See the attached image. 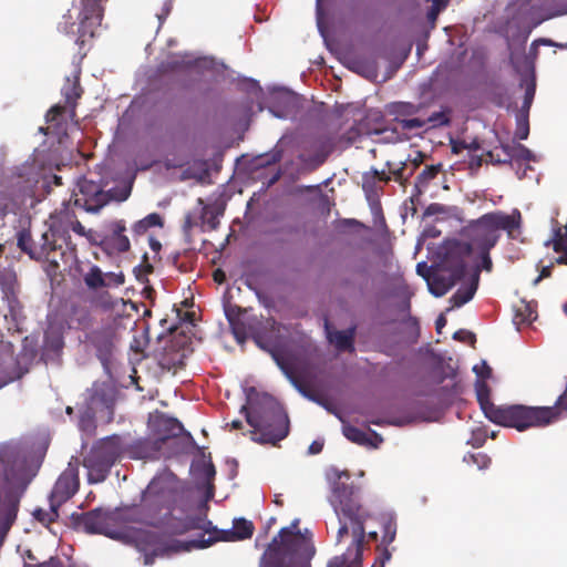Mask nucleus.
Wrapping results in <instances>:
<instances>
[{
	"instance_id": "f257e3e1",
	"label": "nucleus",
	"mask_w": 567,
	"mask_h": 567,
	"mask_svg": "<svg viewBox=\"0 0 567 567\" xmlns=\"http://www.w3.org/2000/svg\"><path fill=\"white\" fill-rule=\"evenodd\" d=\"M78 519L79 525L89 534L133 544L143 554L145 566L153 565L156 557H163V538L157 532L144 528L154 526L158 518L144 515L137 505L114 509L95 508L79 515Z\"/></svg>"
},
{
	"instance_id": "f03ea898",
	"label": "nucleus",
	"mask_w": 567,
	"mask_h": 567,
	"mask_svg": "<svg viewBox=\"0 0 567 567\" xmlns=\"http://www.w3.org/2000/svg\"><path fill=\"white\" fill-rule=\"evenodd\" d=\"M520 226L522 214L518 209H514L511 214L501 210L484 214L470 221L463 229L467 241H456L449 247L447 251L465 264L471 255H475L474 267L489 272L493 269L489 252L497 245L501 231H506L508 237L514 239L516 238L515 233H519Z\"/></svg>"
},
{
	"instance_id": "7ed1b4c3",
	"label": "nucleus",
	"mask_w": 567,
	"mask_h": 567,
	"mask_svg": "<svg viewBox=\"0 0 567 567\" xmlns=\"http://www.w3.org/2000/svg\"><path fill=\"white\" fill-rule=\"evenodd\" d=\"M34 472L28 466L20 445L6 443L0 446V536L4 537L17 518L22 494Z\"/></svg>"
},
{
	"instance_id": "20e7f679",
	"label": "nucleus",
	"mask_w": 567,
	"mask_h": 567,
	"mask_svg": "<svg viewBox=\"0 0 567 567\" xmlns=\"http://www.w3.org/2000/svg\"><path fill=\"white\" fill-rule=\"evenodd\" d=\"M337 480L332 484V492L329 498L337 515L339 528L337 543L340 544L351 534L353 544H364L365 522L371 517L370 512L363 506L360 497V488L353 483H346L344 477L350 480V474L336 472Z\"/></svg>"
},
{
	"instance_id": "39448f33",
	"label": "nucleus",
	"mask_w": 567,
	"mask_h": 567,
	"mask_svg": "<svg viewBox=\"0 0 567 567\" xmlns=\"http://www.w3.org/2000/svg\"><path fill=\"white\" fill-rule=\"evenodd\" d=\"M316 554L312 534L299 529L296 518L287 527L279 530L262 554L259 567H311Z\"/></svg>"
},
{
	"instance_id": "423d86ee",
	"label": "nucleus",
	"mask_w": 567,
	"mask_h": 567,
	"mask_svg": "<svg viewBox=\"0 0 567 567\" xmlns=\"http://www.w3.org/2000/svg\"><path fill=\"white\" fill-rule=\"evenodd\" d=\"M250 439L276 445L289 433V419L282 406L270 396L257 402V392L250 386Z\"/></svg>"
},
{
	"instance_id": "0eeeda50",
	"label": "nucleus",
	"mask_w": 567,
	"mask_h": 567,
	"mask_svg": "<svg viewBox=\"0 0 567 567\" xmlns=\"http://www.w3.org/2000/svg\"><path fill=\"white\" fill-rule=\"evenodd\" d=\"M189 527L203 529L204 534L189 540H163V557L171 553L204 549L217 542H238L248 538V520L245 517L235 518L230 528H217L210 520L202 517L192 519Z\"/></svg>"
},
{
	"instance_id": "6e6552de",
	"label": "nucleus",
	"mask_w": 567,
	"mask_h": 567,
	"mask_svg": "<svg viewBox=\"0 0 567 567\" xmlns=\"http://www.w3.org/2000/svg\"><path fill=\"white\" fill-rule=\"evenodd\" d=\"M103 0H75L72 8L63 16L59 30L66 34H76L75 43L84 45L86 39L95 37L101 25Z\"/></svg>"
},
{
	"instance_id": "1a4fd4ad",
	"label": "nucleus",
	"mask_w": 567,
	"mask_h": 567,
	"mask_svg": "<svg viewBox=\"0 0 567 567\" xmlns=\"http://www.w3.org/2000/svg\"><path fill=\"white\" fill-rule=\"evenodd\" d=\"M555 409L523 404L499 405L492 410V422L519 432L530 427H544L555 422Z\"/></svg>"
},
{
	"instance_id": "9d476101",
	"label": "nucleus",
	"mask_w": 567,
	"mask_h": 567,
	"mask_svg": "<svg viewBox=\"0 0 567 567\" xmlns=\"http://www.w3.org/2000/svg\"><path fill=\"white\" fill-rule=\"evenodd\" d=\"M182 488L183 483L171 471L161 472L150 482L142 492L143 505L138 507L143 509L144 515L156 516L158 522L154 526H144V528H154L162 522L159 512L171 503L176 502Z\"/></svg>"
},
{
	"instance_id": "9b49d317",
	"label": "nucleus",
	"mask_w": 567,
	"mask_h": 567,
	"mask_svg": "<svg viewBox=\"0 0 567 567\" xmlns=\"http://www.w3.org/2000/svg\"><path fill=\"white\" fill-rule=\"evenodd\" d=\"M130 194V187L124 186L122 188H110L105 190L100 183L81 176L76 181L71 200L75 207L89 214H97L112 200H126Z\"/></svg>"
},
{
	"instance_id": "f8f14e48",
	"label": "nucleus",
	"mask_w": 567,
	"mask_h": 567,
	"mask_svg": "<svg viewBox=\"0 0 567 567\" xmlns=\"http://www.w3.org/2000/svg\"><path fill=\"white\" fill-rule=\"evenodd\" d=\"M122 454L123 442L120 436H109L94 444L83 460L89 483L103 482L116 461L122 460Z\"/></svg>"
},
{
	"instance_id": "ddd939ff",
	"label": "nucleus",
	"mask_w": 567,
	"mask_h": 567,
	"mask_svg": "<svg viewBox=\"0 0 567 567\" xmlns=\"http://www.w3.org/2000/svg\"><path fill=\"white\" fill-rule=\"evenodd\" d=\"M65 230L61 231V227L56 224L51 223L50 227L47 231L41 235L39 243L31 246V236L27 230H21L18 233V247L27 252L32 259L35 260H47L52 266L59 267V260L55 257V252L62 249L61 245L56 244V237H61L64 239Z\"/></svg>"
},
{
	"instance_id": "4468645a",
	"label": "nucleus",
	"mask_w": 567,
	"mask_h": 567,
	"mask_svg": "<svg viewBox=\"0 0 567 567\" xmlns=\"http://www.w3.org/2000/svg\"><path fill=\"white\" fill-rule=\"evenodd\" d=\"M162 424L165 427L166 434L159 436L156 440H138L131 445L123 444L122 458H156L164 441L169 437L178 436L184 431L182 423L176 419H165L162 421Z\"/></svg>"
},
{
	"instance_id": "2eb2a0df",
	"label": "nucleus",
	"mask_w": 567,
	"mask_h": 567,
	"mask_svg": "<svg viewBox=\"0 0 567 567\" xmlns=\"http://www.w3.org/2000/svg\"><path fill=\"white\" fill-rule=\"evenodd\" d=\"M467 269V264L457 260L449 251L442 262V272L435 274L430 286V291L435 297L444 296L452 289L461 279L464 278Z\"/></svg>"
},
{
	"instance_id": "dca6fc26",
	"label": "nucleus",
	"mask_w": 567,
	"mask_h": 567,
	"mask_svg": "<svg viewBox=\"0 0 567 567\" xmlns=\"http://www.w3.org/2000/svg\"><path fill=\"white\" fill-rule=\"evenodd\" d=\"M116 393L117 391L112 383L95 382L89 392L86 405L99 412L101 419L110 421L113 417Z\"/></svg>"
},
{
	"instance_id": "f3484780",
	"label": "nucleus",
	"mask_w": 567,
	"mask_h": 567,
	"mask_svg": "<svg viewBox=\"0 0 567 567\" xmlns=\"http://www.w3.org/2000/svg\"><path fill=\"white\" fill-rule=\"evenodd\" d=\"M75 463H78V460H75ZM78 488V464L73 465L71 461L68 468L59 476L58 481L55 482L49 501H53L54 505L61 506L76 493Z\"/></svg>"
},
{
	"instance_id": "a211bd4d",
	"label": "nucleus",
	"mask_w": 567,
	"mask_h": 567,
	"mask_svg": "<svg viewBox=\"0 0 567 567\" xmlns=\"http://www.w3.org/2000/svg\"><path fill=\"white\" fill-rule=\"evenodd\" d=\"M229 329L239 346H245L248 338V310L246 307H223Z\"/></svg>"
},
{
	"instance_id": "6ab92c4d",
	"label": "nucleus",
	"mask_w": 567,
	"mask_h": 567,
	"mask_svg": "<svg viewBox=\"0 0 567 567\" xmlns=\"http://www.w3.org/2000/svg\"><path fill=\"white\" fill-rule=\"evenodd\" d=\"M91 340L96 349L99 359L105 365L111 359L117 343L115 328L112 326L103 327L92 333Z\"/></svg>"
},
{
	"instance_id": "aec40b11",
	"label": "nucleus",
	"mask_w": 567,
	"mask_h": 567,
	"mask_svg": "<svg viewBox=\"0 0 567 567\" xmlns=\"http://www.w3.org/2000/svg\"><path fill=\"white\" fill-rule=\"evenodd\" d=\"M312 154L302 153L299 161L310 169H317L329 157L333 151V144L327 138H318L310 145Z\"/></svg>"
},
{
	"instance_id": "412c9836",
	"label": "nucleus",
	"mask_w": 567,
	"mask_h": 567,
	"mask_svg": "<svg viewBox=\"0 0 567 567\" xmlns=\"http://www.w3.org/2000/svg\"><path fill=\"white\" fill-rule=\"evenodd\" d=\"M51 223L56 224L59 227H61V231L65 230L64 239L61 237H56L58 240L66 241L69 238V230L72 229L76 235L86 237L90 241H92L94 231L92 229L86 230L84 226L75 219L73 215L70 214L68 209L61 210L59 213V216L56 218L51 217Z\"/></svg>"
},
{
	"instance_id": "4be33fe9",
	"label": "nucleus",
	"mask_w": 567,
	"mask_h": 567,
	"mask_svg": "<svg viewBox=\"0 0 567 567\" xmlns=\"http://www.w3.org/2000/svg\"><path fill=\"white\" fill-rule=\"evenodd\" d=\"M342 432L349 441L361 446L378 447L383 442L382 436L370 429L365 432L357 426L346 424Z\"/></svg>"
},
{
	"instance_id": "5701e85b",
	"label": "nucleus",
	"mask_w": 567,
	"mask_h": 567,
	"mask_svg": "<svg viewBox=\"0 0 567 567\" xmlns=\"http://www.w3.org/2000/svg\"><path fill=\"white\" fill-rule=\"evenodd\" d=\"M243 287L248 288V275L241 274L231 286L227 288L223 297V307H246L247 297Z\"/></svg>"
},
{
	"instance_id": "b1692460",
	"label": "nucleus",
	"mask_w": 567,
	"mask_h": 567,
	"mask_svg": "<svg viewBox=\"0 0 567 567\" xmlns=\"http://www.w3.org/2000/svg\"><path fill=\"white\" fill-rule=\"evenodd\" d=\"M270 110L278 117H285L296 106V96L287 90L272 92L270 95Z\"/></svg>"
},
{
	"instance_id": "393cba45",
	"label": "nucleus",
	"mask_w": 567,
	"mask_h": 567,
	"mask_svg": "<svg viewBox=\"0 0 567 567\" xmlns=\"http://www.w3.org/2000/svg\"><path fill=\"white\" fill-rule=\"evenodd\" d=\"M362 544H351L346 553L340 556L333 557L328 567H362Z\"/></svg>"
},
{
	"instance_id": "a878e982",
	"label": "nucleus",
	"mask_w": 567,
	"mask_h": 567,
	"mask_svg": "<svg viewBox=\"0 0 567 567\" xmlns=\"http://www.w3.org/2000/svg\"><path fill=\"white\" fill-rule=\"evenodd\" d=\"M80 69L75 66L70 75L65 78V83L61 89V93L65 100V103L71 107H74L76 100L81 95Z\"/></svg>"
},
{
	"instance_id": "bb28decb",
	"label": "nucleus",
	"mask_w": 567,
	"mask_h": 567,
	"mask_svg": "<svg viewBox=\"0 0 567 567\" xmlns=\"http://www.w3.org/2000/svg\"><path fill=\"white\" fill-rule=\"evenodd\" d=\"M168 64L173 68H194L197 71H207L215 68V61L212 58H193L189 54L183 56H173Z\"/></svg>"
},
{
	"instance_id": "cd10ccee",
	"label": "nucleus",
	"mask_w": 567,
	"mask_h": 567,
	"mask_svg": "<svg viewBox=\"0 0 567 567\" xmlns=\"http://www.w3.org/2000/svg\"><path fill=\"white\" fill-rule=\"evenodd\" d=\"M443 165L441 163L435 165H426L423 171L417 175L414 192L412 194V200L414 198L420 197L424 189L430 185L431 181L436 178V176L442 172Z\"/></svg>"
},
{
	"instance_id": "c85d7f7f",
	"label": "nucleus",
	"mask_w": 567,
	"mask_h": 567,
	"mask_svg": "<svg viewBox=\"0 0 567 567\" xmlns=\"http://www.w3.org/2000/svg\"><path fill=\"white\" fill-rule=\"evenodd\" d=\"M481 271V268L474 267L471 276V284L466 288L457 289V291L451 297V302L454 307H462L474 297L478 286Z\"/></svg>"
},
{
	"instance_id": "c756f323",
	"label": "nucleus",
	"mask_w": 567,
	"mask_h": 567,
	"mask_svg": "<svg viewBox=\"0 0 567 567\" xmlns=\"http://www.w3.org/2000/svg\"><path fill=\"white\" fill-rule=\"evenodd\" d=\"M110 230L112 233V241L115 248L120 252L128 251L131 248V243L128 237L124 234L126 230V225L124 220H114L110 224Z\"/></svg>"
},
{
	"instance_id": "7c9ffc66",
	"label": "nucleus",
	"mask_w": 567,
	"mask_h": 567,
	"mask_svg": "<svg viewBox=\"0 0 567 567\" xmlns=\"http://www.w3.org/2000/svg\"><path fill=\"white\" fill-rule=\"evenodd\" d=\"M63 346V337L60 330L55 328H49L44 332L43 350L45 357H48L50 352L53 354H59Z\"/></svg>"
},
{
	"instance_id": "2f4dec72",
	"label": "nucleus",
	"mask_w": 567,
	"mask_h": 567,
	"mask_svg": "<svg viewBox=\"0 0 567 567\" xmlns=\"http://www.w3.org/2000/svg\"><path fill=\"white\" fill-rule=\"evenodd\" d=\"M190 468L195 475L200 477L205 483H209L216 474L210 457H206L204 453L199 458L193 462Z\"/></svg>"
},
{
	"instance_id": "473e14b6",
	"label": "nucleus",
	"mask_w": 567,
	"mask_h": 567,
	"mask_svg": "<svg viewBox=\"0 0 567 567\" xmlns=\"http://www.w3.org/2000/svg\"><path fill=\"white\" fill-rule=\"evenodd\" d=\"M476 398L485 416L491 421L492 410H497L498 406L491 401L489 388L485 381H478L476 383Z\"/></svg>"
},
{
	"instance_id": "72a5a7b5",
	"label": "nucleus",
	"mask_w": 567,
	"mask_h": 567,
	"mask_svg": "<svg viewBox=\"0 0 567 567\" xmlns=\"http://www.w3.org/2000/svg\"><path fill=\"white\" fill-rule=\"evenodd\" d=\"M381 524H382L383 535H382L381 544L378 545V547H377L379 555L381 554V551L384 548L389 549L388 546L395 539V535H396V524H395L393 516H391V515L382 516Z\"/></svg>"
},
{
	"instance_id": "f704fd0d",
	"label": "nucleus",
	"mask_w": 567,
	"mask_h": 567,
	"mask_svg": "<svg viewBox=\"0 0 567 567\" xmlns=\"http://www.w3.org/2000/svg\"><path fill=\"white\" fill-rule=\"evenodd\" d=\"M551 243L553 250L560 254L557 262L567 264V224L554 230Z\"/></svg>"
},
{
	"instance_id": "c9c22d12",
	"label": "nucleus",
	"mask_w": 567,
	"mask_h": 567,
	"mask_svg": "<svg viewBox=\"0 0 567 567\" xmlns=\"http://www.w3.org/2000/svg\"><path fill=\"white\" fill-rule=\"evenodd\" d=\"M162 226H163V219H162L161 215L157 213H152V214H148L146 217L134 223V225L132 226V231L136 236H142L150 228L162 227Z\"/></svg>"
},
{
	"instance_id": "e433bc0d",
	"label": "nucleus",
	"mask_w": 567,
	"mask_h": 567,
	"mask_svg": "<svg viewBox=\"0 0 567 567\" xmlns=\"http://www.w3.org/2000/svg\"><path fill=\"white\" fill-rule=\"evenodd\" d=\"M379 179L384 183H389L392 177L386 174L384 171H378L377 168H371L370 172H367L362 175V188L365 193H370L375 187V181Z\"/></svg>"
},
{
	"instance_id": "4c0bfd02",
	"label": "nucleus",
	"mask_w": 567,
	"mask_h": 567,
	"mask_svg": "<svg viewBox=\"0 0 567 567\" xmlns=\"http://www.w3.org/2000/svg\"><path fill=\"white\" fill-rule=\"evenodd\" d=\"M97 415L100 416L99 412L93 411V409H90L87 405H85V408L81 411L79 420L80 431L85 434H92L95 429L94 419Z\"/></svg>"
},
{
	"instance_id": "58836bf2",
	"label": "nucleus",
	"mask_w": 567,
	"mask_h": 567,
	"mask_svg": "<svg viewBox=\"0 0 567 567\" xmlns=\"http://www.w3.org/2000/svg\"><path fill=\"white\" fill-rule=\"evenodd\" d=\"M84 282L90 289H97L105 287L106 279L104 274L97 266H92L90 270L84 275Z\"/></svg>"
},
{
	"instance_id": "ea45409f",
	"label": "nucleus",
	"mask_w": 567,
	"mask_h": 567,
	"mask_svg": "<svg viewBox=\"0 0 567 567\" xmlns=\"http://www.w3.org/2000/svg\"><path fill=\"white\" fill-rule=\"evenodd\" d=\"M395 126L393 128L394 133H399L400 131L403 133L411 132L414 130H420L425 126V122L422 118H394Z\"/></svg>"
},
{
	"instance_id": "a19ab883",
	"label": "nucleus",
	"mask_w": 567,
	"mask_h": 567,
	"mask_svg": "<svg viewBox=\"0 0 567 567\" xmlns=\"http://www.w3.org/2000/svg\"><path fill=\"white\" fill-rule=\"evenodd\" d=\"M332 341L340 351H352L353 348V330H341L333 334Z\"/></svg>"
},
{
	"instance_id": "79ce46f5",
	"label": "nucleus",
	"mask_w": 567,
	"mask_h": 567,
	"mask_svg": "<svg viewBox=\"0 0 567 567\" xmlns=\"http://www.w3.org/2000/svg\"><path fill=\"white\" fill-rule=\"evenodd\" d=\"M59 507H60L59 505L53 504V501H50V509L45 511L42 508H37L33 511V517L37 520H39L40 523L48 525L58 518V516H59L58 508Z\"/></svg>"
},
{
	"instance_id": "37998d69",
	"label": "nucleus",
	"mask_w": 567,
	"mask_h": 567,
	"mask_svg": "<svg viewBox=\"0 0 567 567\" xmlns=\"http://www.w3.org/2000/svg\"><path fill=\"white\" fill-rule=\"evenodd\" d=\"M385 167L395 182L401 186L406 187L405 171L408 169V162H401L399 166H395L392 162H386Z\"/></svg>"
},
{
	"instance_id": "c03bdc74",
	"label": "nucleus",
	"mask_w": 567,
	"mask_h": 567,
	"mask_svg": "<svg viewBox=\"0 0 567 567\" xmlns=\"http://www.w3.org/2000/svg\"><path fill=\"white\" fill-rule=\"evenodd\" d=\"M419 110L420 106L406 102H400L393 105V113L396 115V117L414 115L419 112Z\"/></svg>"
},
{
	"instance_id": "a18cd8bd",
	"label": "nucleus",
	"mask_w": 567,
	"mask_h": 567,
	"mask_svg": "<svg viewBox=\"0 0 567 567\" xmlns=\"http://www.w3.org/2000/svg\"><path fill=\"white\" fill-rule=\"evenodd\" d=\"M423 121L425 122V125L429 124L431 127H437L450 124V117L445 112H434Z\"/></svg>"
},
{
	"instance_id": "49530a36",
	"label": "nucleus",
	"mask_w": 567,
	"mask_h": 567,
	"mask_svg": "<svg viewBox=\"0 0 567 567\" xmlns=\"http://www.w3.org/2000/svg\"><path fill=\"white\" fill-rule=\"evenodd\" d=\"M528 134H529V123H528V117L527 115L525 116H519L517 118V127H516V131H515V137L517 140H526L528 137Z\"/></svg>"
},
{
	"instance_id": "de8ad7c7",
	"label": "nucleus",
	"mask_w": 567,
	"mask_h": 567,
	"mask_svg": "<svg viewBox=\"0 0 567 567\" xmlns=\"http://www.w3.org/2000/svg\"><path fill=\"white\" fill-rule=\"evenodd\" d=\"M464 460L476 464L480 470L487 468L491 464V458L484 453L470 454L468 460L467 457Z\"/></svg>"
},
{
	"instance_id": "09e8293b",
	"label": "nucleus",
	"mask_w": 567,
	"mask_h": 567,
	"mask_svg": "<svg viewBox=\"0 0 567 567\" xmlns=\"http://www.w3.org/2000/svg\"><path fill=\"white\" fill-rule=\"evenodd\" d=\"M223 214V209L217 207L215 209L209 206L203 207V219L207 221L212 227L216 226L215 219Z\"/></svg>"
},
{
	"instance_id": "8fccbe9b",
	"label": "nucleus",
	"mask_w": 567,
	"mask_h": 567,
	"mask_svg": "<svg viewBox=\"0 0 567 567\" xmlns=\"http://www.w3.org/2000/svg\"><path fill=\"white\" fill-rule=\"evenodd\" d=\"M274 360L278 364V367L288 375L292 374V365L291 363L278 351L271 352Z\"/></svg>"
},
{
	"instance_id": "3c124183",
	"label": "nucleus",
	"mask_w": 567,
	"mask_h": 567,
	"mask_svg": "<svg viewBox=\"0 0 567 567\" xmlns=\"http://www.w3.org/2000/svg\"><path fill=\"white\" fill-rule=\"evenodd\" d=\"M516 152L514 154V159H520V161H526V162H529L532 159H534V155L532 153V151L529 148H527L525 145L523 144H516Z\"/></svg>"
},
{
	"instance_id": "603ef678",
	"label": "nucleus",
	"mask_w": 567,
	"mask_h": 567,
	"mask_svg": "<svg viewBox=\"0 0 567 567\" xmlns=\"http://www.w3.org/2000/svg\"><path fill=\"white\" fill-rule=\"evenodd\" d=\"M104 278L106 279L105 287H118L122 286L125 281L124 275L122 272H107L104 274Z\"/></svg>"
},
{
	"instance_id": "864d4df0",
	"label": "nucleus",
	"mask_w": 567,
	"mask_h": 567,
	"mask_svg": "<svg viewBox=\"0 0 567 567\" xmlns=\"http://www.w3.org/2000/svg\"><path fill=\"white\" fill-rule=\"evenodd\" d=\"M535 83L532 82L527 85L525 90L524 101L522 109L525 110L527 113L530 109V105L533 103L534 96H535Z\"/></svg>"
},
{
	"instance_id": "5fc2aeb1",
	"label": "nucleus",
	"mask_w": 567,
	"mask_h": 567,
	"mask_svg": "<svg viewBox=\"0 0 567 567\" xmlns=\"http://www.w3.org/2000/svg\"><path fill=\"white\" fill-rule=\"evenodd\" d=\"M558 256L555 258L554 262H551L550 265L548 266H544L542 269H540V272L538 275V277H536L533 281V285L534 286H537L543 279L545 278H548L551 276V269H553V266L554 264H557V265H560L559 262H557V258L560 256L559 252L555 251Z\"/></svg>"
},
{
	"instance_id": "6e6d98bb",
	"label": "nucleus",
	"mask_w": 567,
	"mask_h": 567,
	"mask_svg": "<svg viewBox=\"0 0 567 567\" xmlns=\"http://www.w3.org/2000/svg\"><path fill=\"white\" fill-rule=\"evenodd\" d=\"M404 323L406 324V327L411 331L414 340H416L419 338V336H420V323H419L417 318L409 315L406 317V319L404 320Z\"/></svg>"
},
{
	"instance_id": "4d7b16f0",
	"label": "nucleus",
	"mask_w": 567,
	"mask_h": 567,
	"mask_svg": "<svg viewBox=\"0 0 567 567\" xmlns=\"http://www.w3.org/2000/svg\"><path fill=\"white\" fill-rule=\"evenodd\" d=\"M473 371L477 374L478 378L483 379L482 381L491 378L492 375V369L485 361H483L481 368L478 365H475L473 368Z\"/></svg>"
},
{
	"instance_id": "13d9d810",
	"label": "nucleus",
	"mask_w": 567,
	"mask_h": 567,
	"mask_svg": "<svg viewBox=\"0 0 567 567\" xmlns=\"http://www.w3.org/2000/svg\"><path fill=\"white\" fill-rule=\"evenodd\" d=\"M65 111V107L62 105L52 106L47 113V122H53L58 120V117Z\"/></svg>"
},
{
	"instance_id": "bf43d9fd",
	"label": "nucleus",
	"mask_w": 567,
	"mask_h": 567,
	"mask_svg": "<svg viewBox=\"0 0 567 567\" xmlns=\"http://www.w3.org/2000/svg\"><path fill=\"white\" fill-rule=\"evenodd\" d=\"M443 7H444V3L442 0H433V4L431 6L429 13H427L429 20L434 21Z\"/></svg>"
},
{
	"instance_id": "052dcab7",
	"label": "nucleus",
	"mask_w": 567,
	"mask_h": 567,
	"mask_svg": "<svg viewBox=\"0 0 567 567\" xmlns=\"http://www.w3.org/2000/svg\"><path fill=\"white\" fill-rule=\"evenodd\" d=\"M241 390L245 395V402L240 406V414L244 416L245 421L248 422V388L246 386V382L241 383Z\"/></svg>"
},
{
	"instance_id": "680f3d73",
	"label": "nucleus",
	"mask_w": 567,
	"mask_h": 567,
	"mask_svg": "<svg viewBox=\"0 0 567 567\" xmlns=\"http://www.w3.org/2000/svg\"><path fill=\"white\" fill-rule=\"evenodd\" d=\"M391 559V551L384 548L380 555H378L375 563L372 567H384L385 563Z\"/></svg>"
},
{
	"instance_id": "e2e57ef3",
	"label": "nucleus",
	"mask_w": 567,
	"mask_h": 567,
	"mask_svg": "<svg viewBox=\"0 0 567 567\" xmlns=\"http://www.w3.org/2000/svg\"><path fill=\"white\" fill-rule=\"evenodd\" d=\"M173 7V0H165L163 4V9L161 13H157V19L159 21V25L165 21V19L168 17L171 10Z\"/></svg>"
},
{
	"instance_id": "0e129e2a",
	"label": "nucleus",
	"mask_w": 567,
	"mask_h": 567,
	"mask_svg": "<svg viewBox=\"0 0 567 567\" xmlns=\"http://www.w3.org/2000/svg\"><path fill=\"white\" fill-rule=\"evenodd\" d=\"M453 339L458 341H466L467 339H470L472 342L475 341L474 334L466 330L455 331L453 334Z\"/></svg>"
},
{
	"instance_id": "69168bd1",
	"label": "nucleus",
	"mask_w": 567,
	"mask_h": 567,
	"mask_svg": "<svg viewBox=\"0 0 567 567\" xmlns=\"http://www.w3.org/2000/svg\"><path fill=\"white\" fill-rule=\"evenodd\" d=\"M451 148L453 154H460L467 148V143L465 141H452Z\"/></svg>"
},
{
	"instance_id": "338daca9",
	"label": "nucleus",
	"mask_w": 567,
	"mask_h": 567,
	"mask_svg": "<svg viewBox=\"0 0 567 567\" xmlns=\"http://www.w3.org/2000/svg\"><path fill=\"white\" fill-rule=\"evenodd\" d=\"M14 278V274L12 271L4 270L0 274V284L6 287L8 286Z\"/></svg>"
},
{
	"instance_id": "774afa93",
	"label": "nucleus",
	"mask_w": 567,
	"mask_h": 567,
	"mask_svg": "<svg viewBox=\"0 0 567 567\" xmlns=\"http://www.w3.org/2000/svg\"><path fill=\"white\" fill-rule=\"evenodd\" d=\"M515 147H516V144L515 145H509V144L502 145V150L505 153V158H509V162L512 159H514V154L516 152Z\"/></svg>"
}]
</instances>
